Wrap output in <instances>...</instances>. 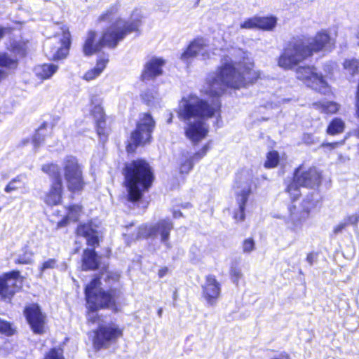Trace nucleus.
Masks as SVG:
<instances>
[{
    "label": "nucleus",
    "mask_w": 359,
    "mask_h": 359,
    "mask_svg": "<svg viewBox=\"0 0 359 359\" xmlns=\"http://www.w3.org/2000/svg\"><path fill=\"white\" fill-rule=\"evenodd\" d=\"M296 77L306 86L323 94L330 92L325 76L313 66H300L296 69Z\"/></svg>",
    "instance_id": "9d476101"
},
{
    "label": "nucleus",
    "mask_w": 359,
    "mask_h": 359,
    "mask_svg": "<svg viewBox=\"0 0 359 359\" xmlns=\"http://www.w3.org/2000/svg\"><path fill=\"white\" fill-rule=\"evenodd\" d=\"M317 259V255L315 253H309L306 257V261L310 265H312Z\"/></svg>",
    "instance_id": "4d7b16f0"
},
{
    "label": "nucleus",
    "mask_w": 359,
    "mask_h": 359,
    "mask_svg": "<svg viewBox=\"0 0 359 359\" xmlns=\"http://www.w3.org/2000/svg\"><path fill=\"white\" fill-rule=\"evenodd\" d=\"M320 173L315 168L304 170L299 167L294 173V180L287 185L286 191L292 200H296L300 195V186L313 188L320 184Z\"/></svg>",
    "instance_id": "6e6552de"
},
{
    "label": "nucleus",
    "mask_w": 359,
    "mask_h": 359,
    "mask_svg": "<svg viewBox=\"0 0 359 359\" xmlns=\"http://www.w3.org/2000/svg\"><path fill=\"white\" fill-rule=\"evenodd\" d=\"M255 248V243L253 239L247 238L243 243V252L244 253H250Z\"/></svg>",
    "instance_id": "49530a36"
},
{
    "label": "nucleus",
    "mask_w": 359,
    "mask_h": 359,
    "mask_svg": "<svg viewBox=\"0 0 359 359\" xmlns=\"http://www.w3.org/2000/svg\"><path fill=\"white\" fill-rule=\"evenodd\" d=\"M107 32V29L104 32L102 38L99 41H96V34L94 32H89L87 38L83 45V53L86 55H90L103 46H108L109 48H114L116 46H109L104 41V36Z\"/></svg>",
    "instance_id": "5701e85b"
},
{
    "label": "nucleus",
    "mask_w": 359,
    "mask_h": 359,
    "mask_svg": "<svg viewBox=\"0 0 359 359\" xmlns=\"http://www.w3.org/2000/svg\"><path fill=\"white\" fill-rule=\"evenodd\" d=\"M171 121H172V118H169V120H168V123H170V122H171Z\"/></svg>",
    "instance_id": "774afa93"
},
{
    "label": "nucleus",
    "mask_w": 359,
    "mask_h": 359,
    "mask_svg": "<svg viewBox=\"0 0 359 359\" xmlns=\"http://www.w3.org/2000/svg\"><path fill=\"white\" fill-rule=\"evenodd\" d=\"M197 56H200L204 60L210 57L209 43L208 40L204 38H196L191 41L181 55L180 59L188 64Z\"/></svg>",
    "instance_id": "4468645a"
},
{
    "label": "nucleus",
    "mask_w": 359,
    "mask_h": 359,
    "mask_svg": "<svg viewBox=\"0 0 359 359\" xmlns=\"http://www.w3.org/2000/svg\"><path fill=\"white\" fill-rule=\"evenodd\" d=\"M143 102L148 106L156 107L160 104V97L154 90H147L141 95Z\"/></svg>",
    "instance_id": "7c9ffc66"
},
{
    "label": "nucleus",
    "mask_w": 359,
    "mask_h": 359,
    "mask_svg": "<svg viewBox=\"0 0 359 359\" xmlns=\"http://www.w3.org/2000/svg\"><path fill=\"white\" fill-rule=\"evenodd\" d=\"M208 147L206 145L203 149L193 155L190 159L186 160L180 166L181 173H188L194 166V161L201 159L206 154Z\"/></svg>",
    "instance_id": "c756f323"
},
{
    "label": "nucleus",
    "mask_w": 359,
    "mask_h": 359,
    "mask_svg": "<svg viewBox=\"0 0 359 359\" xmlns=\"http://www.w3.org/2000/svg\"><path fill=\"white\" fill-rule=\"evenodd\" d=\"M168 269L166 267L162 268L158 271L159 277H163L168 273Z\"/></svg>",
    "instance_id": "13d9d810"
},
{
    "label": "nucleus",
    "mask_w": 359,
    "mask_h": 359,
    "mask_svg": "<svg viewBox=\"0 0 359 359\" xmlns=\"http://www.w3.org/2000/svg\"><path fill=\"white\" fill-rule=\"evenodd\" d=\"M46 127L47 124L44 123L36 130L32 140L34 149L39 148L41 143L43 142L45 137L44 131L46 129Z\"/></svg>",
    "instance_id": "4c0bfd02"
},
{
    "label": "nucleus",
    "mask_w": 359,
    "mask_h": 359,
    "mask_svg": "<svg viewBox=\"0 0 359 359\" xmlns=\"http://www.w3.org/2000/svg\"><path fill=\"white\" fill-rule=\"evenodd\" d=\"M290 214L285 219L287 227L292 231L299 232L302 230L304 225L309 218V212L302 210L295 205L290 208Z\"/></svg>",
    "instance_id": "6ab92c4d"
},
{
    "label": "nucleus",
    "mask_w": 359,
    "mask_h": 359,
    "mask_svg": "<svg viewBox=\"0 0 359 359\" xmlns=\"http://www.w3.org/2000/svg\"><path fill=\"white\" fill-rule=\"evenodd\" d=\"M344 68L346 74L354 76L359 73V59L346 60L344 62Z\"/></svg>",
    "instance_id": "c9c22d12"
},
{
    "label": "nucleus",
    "mask_w": 359,
    "mask_h": 359,
    "mask_svg": "<svg viewBox=\"0 0 359 359\" xmlns=\"http://www.w3.org/2000/svg\"><path fill=\"white\" fill-rule=\"evenodd\" d=\"M162 312H163V309H159L158 311V316L159 317H161L162 316Z\"/></svg>",
    "instance_id": "0e129e2a"
},
{
    "label": "nucleus",
    "mask_w": 359,
    "mask_h": 359,
    "mask_svg": "<svg viewBox=\"0 0 359 359\" xmlns=\"http://www.w3.org/2000/svg\"><path fill=\"white\" fill-rule=\"evenodd\" d=\"M25 314L34 333L42 334L46 332V316L41 313L38 305L32 304L27 306L25 310Z\"/></svg>",
    "instance_id": "a211bd4d"
},
{
    "label": "nucleus",
    "mask_w": 359,
    "mask_h": 359,
    "mask_svg": "<svg viewBox=\"0 0 359 359\" xmlns=\"http://www.w3.org/2000/svg\"><path fill=\"white\" fill-rule=\"evenodd\" d=\"M344 141L345 140H342L341 142H332V143H323L321 144V147L327 148L328 149L332 150V149L337 148L339 145L344 144Z\"/></svg>",
    "instance_id": "5fc2aeb1"
},
{
    "label": "nucleus",
    "mask_w": 359,
    "mask_h": 359,
    "mask_svg": "<svg viewBox=\"0 0 359 359\" xmlns=\"http://www.w3.org/2000/svg\"><path fill=\"white\" fill-rule=\"evenodd\" d=\"M20 272L13 271L0 276V297L3 300H10L18 290L20 283Z\"/></svg>",
    "instance_id": "f3484780"
},
{
    "label": "nucleus",
    "mask_w": 359,
    "mask_h": 359,
    "mask_svg": "<svg viewBox=\"0 0 359 359\" xmlns=\"http://www.w3.org/2000/svg\"><path fill=\"white\" fill-rule=\"evenodd\" d=\"M108 58L101 57L97 60L95 66L88 70L82 76V79L88 82L91 81L101 75L108 63Z\"/></svg>",
    "instance_id": "a878e982"
},
{
    "label": "nucleus",
    "mask_w": 359,
    "mask_h": 359,
    "mask_svg": "<svg viewBox=\"0 0 359 359\" xmlns=\"http://www.w3.org/2000/svg\"><path fill=\"white\" fill-rule=\"evenodd\" d=\"M123 335V330L115 323L100 325L95 332L93 346L96 350L107 348Z\"/></svg>",
    "instance_id": "ddd939ff"
},
{
    "label": "nucleus",
    "mask_w": 359,
    "mask_h": 359,
    "mask_svg": "<svg viewBox=\"0 0 359 359\" xmlns=\"http://www.w3.org/2000/svg\"><path fill=\"white\" fill-rule=\"evenodd\" d=\"M203 296L210 305H214L221 293V285L215 276L208 275L203 285Z\"/></svg>",
    "instance_id": "aec40b11"
},
{
    "label": "nucleus",
    "mask_w": 359,
    "mask_h": 359,
    "mask_svg": "<svg viewBox=\"0 0 359 359\" xmlns=\"http://www.w3.org/2000/svg\"><path fill=\"white\" fill-rule=\"evenodd\" d=\"M355 39L357 43L359 46V28L358 29L357 32L355 33Z\"/></svg>",
    "instance_id": "052dcab7"
},
{
    "label": "nucleus",
    "mask_w": 359,
    "mask_h": 359,
    "mask_svg": "<svg viewBox=\"0 0 359 359\" xmlns=\"http://www.w3.org/2000/svg\"><path fill=\"white\" fill-rule=\"evenodd\" d=\"M99 278H94L86 287L85 293L88 308L90 311L88 313V320L95 323L97 318L95 311L101 308H109L114 306L116 291L106 292L100 287Z\"/></svg>",
    "instance_id": "39448f33"
},
{
    "label": "nucleus",
    "mask_w": 359,
    "mask_h": 359,
    "mask_svg": "<svg viewBox=\"0 0 359 359\" xmlns=\"http://www.w3.org/2000/svg\"><path fill=\"white\" fill-rule=\"evenodd\" d=\"M277 18L273 16L258 17V29L271 31L275 28Z\"/></svg>",
    "instance_id": "473e14b6"
},
{
    "label": "nucleus",
    "mask_w": 359,
    "mask_h": 359,
    "mask_svg": "<svg viewBox=\"0 0 359 359\" xmlns=\"http://www.w3.org/2000/svg\"><path fill=\"white\" fill-rule=\"evenodd\" d=\"M311 55L304 39L290 42L280 55L278 65L285 69H291Z\"/></svg>",
    "instance_id": "423d86ee"
},
{
    "label": "nucleus",
    "mask_w": 359,
    "mask_h": 359,
    "mask_svg": "<svg viewBox=\"0 0 359 359\" xmlns=\"http://www.w3.org/2000/svg\"><path fill=\"white\" fill-rule=\"evenodd\" d=\"M280 161V156L276 151H271L267 154L264 166L266 168H273L278 165Z\"/></svg>",
    "instance_id": "58836bf2"
},
{
    "label": "nucleus",
    "mask_w": 359,
    "mask_h": 359,
    "mask_svg": "<svg viewBox=\"0 0 359 359\" xmlns=\"http://www.w3.org/2000/svg\"><path fill=\"white\" fill-rule=\"evenodd\" d=\"M44 359H64L61 348H53L46 355Z\"/></svg>",
    "instance_id": "a18cd8bd"
},
{
    "label": "nucleus",
    "mask_w": 359,
    "mask_h": 359,
    "mask_svg": "<svg viewBox=\"0 0 359 359\" xmlns=\"http://www.w3.org/2000/svg\"><path fill=\"white\" fill-rule=\"evenodd\" d=\"M0 332L4 333L7 335H12L13 331L8 323L0 319Z\"/></svg>",
    "instance_id": "3c124183"
},
{
    "label": "nucleus",
    "mask_w": 359,
    "mask_h": 359,
    "mask_svg": "<svg viewBox=\"0 0 359 359\" xmlns=\"http://www.w3.org/2000/svg\"><path fill=\"white\" fill-rule=\"evenodd\" d=\"M124 175L128 200L133 202L141 198L142 193L150 187L154 180L151 167L142 159L127 163Z\"/></svg>",
    "instance_id": "7ed1b4c3"
},
{
    "label": "nucleus",
    "mask_w": 359,
    "mask_h": 359,
    "mask_svg": "<svg viewBox=\"0 0 359 359\" xmlns=\"http://www.w3.org/2000/svg\"><path fill=\"white\" fill-rule=\"evenodd\" d=\"M70 33L66 27L61 28V32L48 40L44 46L46 55L53 60L64 59L69 53Z\"/></svg>",
    "instance_id": "1a4fd4ad"
},
{
    "label": "nucleus",
    "mask_w": 359,
    "mask_h": 359,
    "mask_svg": "<svg viewBox=\"0 0 359 359\" xmlns=\"http://www.w3.org/2000/svg\"><path fill=\"white\" fill-rule=\"evenodd\" d=\"M64 177L67 187L71 191H79L84 187L83 170L78 160L72 156H67L62 163Z\"/></svg>",
    "instance_id": "9b49d317"
},
{
    "label": "nucleus",
    "mask_w": 359,
    "mask_h": 359,
    "mask_svg": "<svg viewBox=\"0 0 359 359\" xmlns=\"http://www.w3.org/2000/svg\"><path fill=\"white\" fill-rule=\"evenodd\" d=\"M0 332L4 333L7 335H12L13 331L8 323L0 319Z\"/></svg>",
    "instance_id": "603ef678"
},
{
    "label": "nucleus",
    "mask_w": 359,
    "mask_h": 359,
    "mask_svg": "<svg viewBox=\"0 0 359 359\" xmlns=\"http://www.w3.org/2000/svg\"><path fill=\"white\" fill-rule=\"evenodd\" d=\"M166 61L162 57H152L144 66L142 77L143 80L153 79L163 73Z\"/></svg>",
    "instance_id": "412c9836"
},
{
    "label": "nucleus",
    "mask_w": 359,
    "mask_h": 359,
    "mask_svg": "<svg viewBox=\"0 0 359 359\" xmlns=\"http://www.w3.org/2000/svg\"><path fill=\"white\" fill-rule=\"evenodd\" d=\"M355 136L359 138V126L358 127V128L355 130Z\"/></svg>",
    "instance_id": "680f3d73"
},
{
    "label": "nucleus",
    "mask_w": 359,
    "mask_h": 359,
    "mask_svg": "<svg viewBox=\"0 0 359 359\" xmlns=\"http://www.w3.org/2000/svg\"><path fill=\"white\" fill-rule=\"evenodd\" d=\"M344 129V121L338 118H335L332 120V121L330 123L327 127V133L329 135H334L337 134L341 133Z\"/></svg>",
    "instance_id": "f704fd0d"
},
{
    "label": "nucleus",
    "mask_w": 359,
    "mask_h": 359,
    "mask_svg": "<svg viewBox=\"0 0 359 359\" xmlns=\"http://www.w3.org/2000/svg\"><path fill=\"white\" fill-rule=\"evenodd\" d=\"M4 76V72L0 70V79H1Z\"/></svg>",
    "instance_id": "69168bd1"
},
{
    "label": "nucleus",
    "mask_w": 359,
    "mask_h": 359,
    "mask_svg": "<svg viewBox=\"0 0 359 359\" xmlns=\"http://www.w3.org/2000/svg\"><path fill=\"white\" fill-rule=\"evenodd\" d=\"M76 233L79 236L86 238L88 245L93 246L98 243V233L93 228L91 223L79 225L76 229Z\"/></svg>",
    "instance_id": "b1692460"
},
{
    "label": "nucleus",
    "mask_w": 359,
    "mask_h": 359,
    "mask_svg": "<svg viewBox=\"0 0 359 359\" xmlns=\"http://www.w3.org/2000/svg\"><path fill=\"white\" fill-rule=\"evenodd\" d=\"M311 52L313 53L331 49L334 46L335 40L330 36L327 30H320L315 36L304 39Z\"/></svg>",
    "instance_id": "dca6fc26"
},
{
    "label": "nucleus",
    "mask_w": 359,
    "mask_h": 359,
    "mask_svg": "<svg viewBox=\"0 0 359 359\" xmlns=\"http://www.w3.org/2000/svg\"><path fill=\"white\" fill-rule=\"evenodd\" d=\"M57 259L54 258L48 259L42 263V264L39 266V270L41 273H43L48 269H53L57 266Z\"/></svg>",
    "instance_id": "37998d69"
},
{
    "label": "nucleus",
    "mask_w": 359,
    "mask_h": 359,
    "mask_svg": "<svg viewBox=\"0 0 359 359\" xmlns=\"http://www.w3.org/2000/svg\"><path fill=\"white\" fill-rule=\"evenodd\" d=\"M83 270H94L98 266V257L93 250H86L82 258Z\"/></svg>",
    "instance_id": "bb28decb"
},
{
    "label": "nucleus",
    "mask_w": 359,
    "mask_h": 359,
    "mask_svg": "<svg viewBox=\"0 0 359 359\" xmlns=\"http://www.w3.org/2000/svg\"><path fill=\"white\" fill-rule=\"evenodd\" d=\"M344 222L346 223V225H355L358 223L359 220V214H353L349 216L346 217L344 219Z\"/></svg>",
    "instance_id": "864d4df0"
},
{
    "label": "nucleus",
    "mask_w": 359,
    "mask_h": 359,
    "mask_svg": "<svg viewBox=\"0 0 359 359\" xmlns=\"http://www.w3.org/2000/svg\"><path fill=\"white\" fill-rule=\"evenodd\" d=\"M92 114L96 120L97 132L100 140L104 142L107 140V133L105 130L104 114L101 106H95Z\"/></svg>",
    "instance_id": "393cba45"
},
{
    "label": "nucleus",
    "mask_w": 359,
    "mask_h": 359,
    "mask_svg": "<svg viewBox=\"0 0 359 359\" xmlns=\"http://www.w3.org/2000/svg\"><path fill=\"white\" fill-rule=\"evenodd\" d=\"M120 275L118 273L111 272V271H105L104 273H102L101 278L104 279L105 281H108L109 283L111 282H116L118 280Z\"/></svg>",
    "instance_id": "c03bdc74"
},
{
    "label": "nucleus",
    "mask_w": 359,
    "mask_h": 359,
    "mask_svg": "<svg viewBox=\"0 0 359 359\" xmlns=\"http://www.w3.org/2000/svg\"><path fill=\"white\" fill-rule=\"evenodd\" d=\"M238 52H239L240 53L243 54V55H245V53H244V52H243V50H238Z\"/></svg>",
    "instance_id": "338daca9"
},
{
    "label": "nucleus",
    "mask_w": 359,
    "mask_h": 359,
    "mask_svg": "<svg viewBox=\"0 0 359 359\" xmlns=\"http://www.w3.org/2000/svg\"><path fill=\"white\" fill-rule=\"evenodd\" d=\"M258 17H252L245 20L240 24L241 29H258Z\"/></svg>",
    "instance_id": "a19ab883"
},
{
    "label": "nucleus",
    "mask_w": 359,
    "mask_h": 359,
    "mask_svg": "<svg viewBox=\"0 0 359 359\" xmlns=\"http://www.w3.org/2000/svg\"><path fill=\"white\" fill-rule=\"evenodd\" d=\"M316 201L313 198V196H307L304 198L299 208L302 210H306L310 215V211L316 206Z\"/></svg>",
    "instance_id": "ea45409f"
},
{
    "label": "nucleus",
    "mask_w": 359,
    "mask_h": 359,
    "mask_svg": "<svg viewBox=\"0 0 359 359\" xmlns=\"http://www.w3.org/2000/svg\"><path fill=\"white\" fill-rule=\"evenodd\" d=\"M260 72L251 62L233 63L224 62L218 71L208 74L202 91L210 96H219L226 87L240 88L255 82Z\"/></svg>",
    "instance_id": "f257e3e1"
},
{
    "label": "nucleus",
    "mask_w": 359,
    "mask_h": 359,
    "mask_svg": "<svg viewBox=\"0 0 359 359\" xmlns=\"http://www.w3.org/2000/svg\"><path fill=\"white\" fill-rule=\"evenodd\" d=\"M81 212V207L79 205H72L67 208V215L60 222H57V228H61L66 226L69 222H76L78 220L80 213Z\"/></svg>",
    "instance_id": "c85d7f7f"
},
{
    "label": "nucleus",
    "mask_w": 359,
    "mask_h": 359,
    "mask_svg": "<svg viewBox=\"0 0 359 359\" xmlns=\"http://www.w3.org/2000/svg\"><path fill=\"white\" fill-rule=\"evenodd\" d=\"M41 170L43 172L53 178V181L62 180L60 177V170L57 165L54 163L46 164L42 166Z\"/></svg>",
    "instance_id": "72a5a7b5"
},
{
    "label": "nucleus",
    "mask_w": 359,
    "mask_h": 359,
    "mask_svg": "<svg viewBox=\"0 0 359 359\" xmlns=\"http://www.w3.org/2000/svg\"><path fill=\"white\" fill-rule=\"evenodd\" d=\"M62 180L53 181L49 190L44 195V203L51 207L59 205L62 201Z\"/></svg>",
    "instance_id": "4be33fe9"
},
{
    "label": "nucleus",
    "mask_w": 359,
    "mask_h": 359,
    "mask_svg": "<svg viewBox=\"0 0 359 359\" xmlns=\"http://www.w3.org/2000/svg\"><path fill=\"white\" fill-rule=\"evenodd\" d=\"M172 223L169 219H162L154 226H142L140 228L137 237L149 238L160 235L161 241L167 244Z\"/></svg>",
    "instance_id": "2eb2a0df"
},
{
    "label": "nucleus",
    "mask_w": 359,
    "mask_h": 359,
    "mask_svg": "<svg viewBox=\"0 0 359 359\" xmlns=\"http://www.w3.org/2000/svg\"><path fill=\"white\" fill-rule=\"evenodd\" d=\"M154 127L155 121L149 114H141L136 130L131 134V142L127 147L128 151H133V146L136 147L149 142Z\"/></svg>",
    "instance_id": "f8f14e48"
},
{
    "label": "nucleus",
    "mask_w": 359,
    "mask_h": 359,
    "mask_svg": "<svg viewBox=\"0 0 359 359\" xmlns=\"http://www.w3.org/2000/svg\"><path fill=\"white\" fill-rule=\"evenodd\" d=\"M0 66L7 69H15L18 66V60L6 53H0Z\"/></svg>",
    "instance_id": "e433bc0d"
},
{
    "label": "nucleus",
    "mask_w": 359,
    "mask_h": 359,
    "mask_svg": "<svg viewBox=\"0 0 359 359\" xmlns=\"http://www.w3.org/2000/svg\"><path fill=\"white\" fill-rule=\"evenodd\" d=\"M4 36V29L3 28L0 27V39L3 37Z\"/></svg>",
    "instance_id": "e2e57ef3"
},
{
    "label": "nucleus",
    "mask_w": 359,
    "mask_h": 359,
    "mask_svg": "<svg viewBox=\"0 0 359 359\" xmlns=\"http://www.w3.org/2000/svg\"><path fill=\"white\" fill-rule=\"evenodd\" d=\"M347 226L346 223L343 219L333 229V232L335 234L341 233Z\"/></svg>",
    "instance_id": "6e6d98bb"
},
{
    "label": "nucleus",
    "mask_w": 359,
    "mask_h": 359,
    "mask_svg": "<svg viewBox=\"0 0 359 359\" xmlns=\"http://www.w3.org/2000/svg\"><path fill=\"white\" fill-rule=\"evenodd\" d=\"M313 107L322 113L334 114L339 110L337 103L331 101L314 102Z\"/></svg>",
    "instance_id": "2f4dec72"
},
{
    "label": "nucleus",
    "mask_w": 359,
    "mask_h": 359,
    "mask_svg": "<svg viewBox=\"0 0 359 359\" xmlns=\"http://www.w3.org/2000/svg\"><path fill=\"white\" fill-rule=\"evenodd\" d=\"M253 179V175L250 170H242L236 175L233 189L239 209L238 212L234 214V218L237 221H243L245 218V204L252 191Z\"/></svg>",
    "instance_id": "0eeeda50"
},
{
    "label": "nucleus",
    "mask_w": 359,
    "mask_h": 359,
    "mask_svg": "<svg viewBox=\"0 0 359 359\" xmlns=\"http://www.w3.org/2000/svg\"><path fill=\"white\" fill-rule=\"evenodd\" d=\"M58 69L54 64H43L34 68L36 75L41 79H50Z\"/></svg>",
    "instance_id": "cd10ccee"
},
{
    "label": "nucleus",
    "mask_w": 359,
    "mask_h": 359,
    "mask_svg": "<svg viewBox=\"0 0 359 359\" xmlns=\"http://www.w3.org/2000/svg\"><path fill=\"white\" fill-rule=\"evenodd\" d=\"M0 332L4 333L7 335H12L13 331L8 323L0 319Z\"/></svg>",
    "instance_id": "8fccbe9b"
},
{
    "label": "nucleus",
    "mask_w": 359,
    "mask_h": 359,
    "mask_svg": "<svg viewBox=\"0 0 359 359\" xmlns=\"http://www.w3.org/2000/svg\"><path fill=\"white\" fill-rule=\"evenodd\" d=\"M142 14L140 11L135 10L131 15V22H126L121 19L114 18L112 12H107L101 16L103 20H115L112 25L107 29L104 36V42L109 46H116L125 36L137 29L141 25Z\"/></svg>",
    "instance_id": "20e7f679"
},
{
    "label": "nucleus",
    "mask_w": 359,
    "mask_h": 359,
    "mask_svg": "<svg viewBox=\"0 0 359 359\" xmlns=\"http://www.w3.org/2000/svg\"><path fill=\"white\" fill-rule=\"evenodd\" d=\"M182 215V212H180V211H175V212H173V216H174V217H175V218L180 217H181Z\"/></svg>",
    "instance_id": "bf43d9fd"
},
{
    "label": "nucleus",
    "mask_w": 359,
    "mask_h": 359,
    "mask_svg": "<svg viewBox=\"0 0 359 359\" xmlns=\"http://www.w3.org/2000/svg\"><path fill=\"white\" fill-rule=\"evenodd\" d=\"M230 275H231V278L233 282L236 283H238L239 280L243 276L241 270L235 266H232L231 267Z\"/></svg>",
    "instance_id": "de8ad7c7"
},
{
    "label": "nucleus",
    "mask_w": 359,
    "mask_h": 359,
    "mask_svg": "<svg viewBox=\"0 0 359 359\" xmlns=\"http://www.w3.org/2000/svg\"><path fill=\"white\" fill-rule=\"evenodd\" d=\"M219 108L218 100L210 104L195 95L182 97L179 103L177 114L186 123L184 130L187 137L194 143L203 140L208 133L206 120L214 116Z\"/></svg>",
    "instance_id": "f03ea898"
},
{
    "label": "nucleus",
    "mask_w": 359,
    "mask_h": 359,
    "mask_svg": "<svg viewBox=\"0 0 359 359\" xmlns=\"http://www.w3.org/2000/svg\"><path fill=\"white\" fill-rule=\"evenodd\" d=\"M20 178L18 177H15L9 182V183L5 187L4 191L6 193H11L13 191H15V190L18 189V188H19L18 184H20Z\"/></svg>",
    "instance_id": "09e8293b"
},
{
    "label": "nucleus",
    "mask_w": 359,
    "mask_h": 359,
    "mask_svg": "<svg viewBox=\"0 0 359 359\" xmlns=\"http://www.w3.org/2000/svg\"><path fill=\"white\" fill-rule=\"evenodd\" d=\"M32 253L31 252H25L22 255L18 256V257L15 259V262L16 264H31L33 261Z\"/></svg>",
    "instance_id": "79ce46f5"
}]
</instances>
